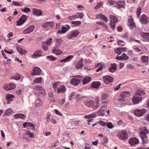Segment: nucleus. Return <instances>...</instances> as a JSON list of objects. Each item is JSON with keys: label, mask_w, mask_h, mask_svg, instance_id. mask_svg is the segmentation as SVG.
I'll return each instance as SVG.
<instances>
[{"label": "nucleus", "mask_w": 149, "mask_h": 149, "mask_svg": "<svg viewBox=\"0 0 149 149\" xmlns=\"http://www.w3.org/2000/svg\"><path fill=\"white\" fill-rule=\"evenodd\" d=\"M6 99L7 100V103L9 104L13 100V98L15 97V96L12 94H7L6 95Z\"/></svg>", "instance_id": "nucleus-19"}, {"label": "nucleus", "mask_w": 149, "mask_h": 149, "mask_svg": "<svg viewBox=\"0 0 149 149\" xmlns=\"http://www.w3.org/2000/svg\"><path fill=\"white\" fill-rule=\"evenodd\" d=\"M36 101V107L40 106V105L42 104V102L41 100L39 98H38L37 99Z\"/></svg>", "instance_id": "nucleus-37"}, {"label": "nucleus", "mask_w": 149, "mask_h": 149, "mask_svg": "<svg viewBox=\"0 0 149 149\" xmlns=\"http://www.w3.org/2000/svg\"><path fill=\"white\" fill-rule=\"evenodd\" d=\"M97 123L99 124L100 125L103 126H105L107 124L105 122L102 121L97 122Z\"/></svg>", "instance_id": "nucleus-51"}, {"label": "nucleus", "mask_w": 149, "mask_h": 149, "mask_svg": "<svg viewBox=\"0 0 149 149\" xmlns=\"http://www.w3.org/2000/svg\"><path fill=\"white\" fill-rule=\"evenodd\" d=\"M12 3L13 5L15 6H21L22 5L19 2L15 1H13Z\"/></svg>", "instance_id": "nucleus-54"}, {"label": "nucleus", "mask_w": 149, "mask_h": 149, "mask_svg": "<svg viewBox=\"0 0 149 149\" xmlns=\"http://www.w3.org/2000/svg\"><path fill=\"white\" fill-rule=\"evenodd\" d=\"M33 13L36 16H39L42 15V12L40 10H38L36 8H33L32 10Z\"/></svg>", "instance_id": "nucleus-26"}, {"label": "nucleus", "mask_w": 149, "mask_h": 149, "mask_svg": "<svg viewBox=\"0 0 149 149\" xmlns=\"http://www.w3.org/2000/svg\"><path fill=\"white\" fill-rule=\"evenodd\" d=\"M110 26L113 30H114L116 29L115 26L116 23L117 22V19L115 17L112 15H110Z\"/></svg>", "instance_id": "nucleus-4"}, {"label": "nucleus", "mask_w": 149, "mask_h": 149, "mask_svg": "<svg viewBox=\"0 0 149 149\" xmlns=\"http://www.w3.org/2000/svg\"><path fill=\"white\" fill-rule=\"evenodd\" d=\"M73 58V56L72 55H69L65 58L61 60L60 61L61 62H67Z\"/></svg>", "instance_id": "nucleus-30"}, {"label": "nucleus", "mask_w": 149, "mask_h": 149, "mask_svg": "<svg viewBox=\"0 0 149 149\" xmlns=\"http://www.w3.org/2000/svg\"><path fill=\"white\" fill-rule=\"evenodd\" d=\"M42 52L40 50H38L36 51L33 55L32 56L33 58H36L41 56H43L42 53Z\"/></svg>", "instance_id": "nucleus-21"}, {"label": "nucleus", "mask_w": 149, "mask_h": 149, "mask_svg": "<svg viewBox=\"0 0 149 149\" xmlns=\"http://www.w3.org/2000/svg\"><path fill=\"white\" fill-rule=\"evenodd\" d=\"M19 118L22 119H24L26 118V117L23 114H19Z\"/></svg>", "instance_id": "nucleus-64"}, {"label": "nucleus", "mask_w": 149, "mask_h": 149, "mask_svg": "<svg viewBox=\"0 0 149 149\" xmlns=\"http://www.w3.org/2000/svg\"><path fill=\"white\" fill-rule=\"evenodd\" d=\"M97 117V115L95 113H92L88 115H86L84 116L85 118L89 119L87 120V122L88 123H90L92 120H93V118H96Z\"/></svg>", "instance_id": "nucleus-10"}, {"label": "nucleus", "mask_w": 149, "mask_h": 149, "mask_svg": "<svg viewBox=\"0 0 149 149\" xmlns=\"http://www.w3.org/2000/svg\"><path fill=\"white\" fill-rule=\"evenodd\" d=\"M52 40V38H50L48 40H47L46 41V43L47 45H50L51 42L50 41Z\"/></svg>", "instance_id": "nucleus-59"}, {"label": "nucleus", "mask_w": 149, "mask_h": 149, "mask_svg": "<svg viewBox=\"0 0 149 149\" xmlns=\"http://www.w3.org/2000/svg\"><path fill=\"white\" fill-rule=\"evenodd\" d=\"M101 84V83L99 81H94L92 84L91 87L93 88H97L100 86Z\"/></svg>", "instance_id": "nucleus-25"}, {"label": "nucleus", "mask_w": 149, "mask_h": 149, "mask_svg": "<svg viewBox=\"0 0 149 149\" xmlns=\"http://www.w3.org/2000/svg\"><path fill=\"white\" fill-rule=\"evenodd\" d=\"M122 60H126L129 58V57L125 53H123L121 55Z\"/></svg>", "instance_id": "nucleus-42"}, {"label": "nucleus", "mask_w": 149, "mask_h": 149, "mask_svg": "<svg viewBox=\"0 0 149 149\" xmlns=\"http://www.w3.org/2000/svg\"><path fill=\"white\" fill-rule=\"evenodd\" d=\"M48 46L46 43H42V47L43 49L45 50H47L48 49Z\"/></svg>", "instance_id": "nucleus-44"}, {"label": "nucleus", "mask_w": 149, "mask_h": 149, "mask_svg": "<svg viewBox=\"0 0 149 149\" xmlns=\"http://www.w3.org/2000/svg\"><path fill=\"white\" fill-rule=\"evenodd\" d=\"M55 113L57 115L60 116H62V114L60 113V112L58 111L57 109H55Z\"/></svg>", "instance_id": "nucleus-60"}, {"label": "nucleus", "mask_w": 149, "mask_h": 149, "mask_svg": "<svg viewBox=\"0 0 149 149\" xmlns=\"http://www.w3.org/2000/svg\"><path fill=\"white\" fill-rule=\"evenodd\" d=\"M33 73H31L32 75H39L42 72V70L41 69L38 67H35L33 68Z\"/></svg>", "instance_id": "nucleus-14"}, {"label": "nucleus", "mask_w": 149, "mask_h": 149, "mask_svg": "<svg viewBox=\"0 0 149 149\" xmlns=\"http://www.w3.org/2000/svg\"><path fill=\"white\" fill-rule=\"evenodd\" d=\"M140 22L141 23L144 24H146L148 22V18L145 14H143L141 16Z\"/></svg>", "instance_id": "nucleus-20"}, {"label": "nucleus", "mask_w": 149, "mask_h": 149, "mask_svg": "<svg viewBox=\"0 0 149 149\" xmlns=\"http://www.w3.org/2000/svg\"><path fill=\"white\" fill-rule=\"evenodd\" d=\"M17 49L20 53L22 54H25L27 53L26 50L22 49L20 47H17Z\"/></svg>", "instance_id": "nucleus-35"}, {"label": "nucleus", "mask_w": 149, "mask_h": 149, "mask_svg": "<svg viewBox=\"0 0 149 149\" xmlns=\"http://www.w3.org/2000/svg\"><path fill=\"white\" fill-rule=\"evenodd\" d=\"M43 90H40L39 91V92L38 93V95H39V94H40L41 95H44L46 93L45 91V89L43 88Z\"/></svg>", "instance_id": "nucleus-49"}, {"label": "nucleus", "mask_w": 149, "mask_h": 149, "mask_svg": "<svg viewBox=\"0 0 149 149\" xmlns=\"http://www.w3.org/2000/svg\"><path fill=\"white\" fill-rule=\"evenodd\" d=\"M13 110L11 109H9L6 110L4 113V115H8L12 112Z\"/></svg>", "instance_id": "nucleus-47"}, {"label": "nucleus", "mask_w": 149, "mask_h": 149, "mask_svg": "<svg viewBox=\"0 0 149 149\" xmlns=\"http://www.w3.org/2000/svg\"><path fill=\"white\" fill-rule=\"evenodd\" d=\"M125 42L122 40H119L118 42V44L119 45L123 46L125 45Z\"/></svg>", "instance_id": "nucleus-50"}, {"label": "nucleus", "mask_w": 149, "mask_h": 149, "mask_svg": "<svg viewBox=\"0 0 149 149\" xmlns=\"http://www.w3.org/2000/svg\"><path fill=\"white\" fill-rule=\"evenodd\" d=\"M54 41L56 43L57 46H59L63 41V40L61 39H56Z\"/></svg>", "instance_id": "nucleus-41"}, {"label": "nucleus", "mask_w": 149, "mask_h": 149, "mask_svg": "<svg viewBox=\"0 0 149 149\" xmlns=\"http://www.w3.org/2000/svg\"><path fill=\"white\" fill-rule=\"evenodd\" d=\"M52 52L53 53L55 54L56 55H59L62 53V52L60 49H57L55 48L53 49L52 50Z\"/></svg>", "instance_id": "nucleus-34"}, {"label": "nucleus", "mask_w": 149, "mask_h": 149, "mask_svg": "<svg viewBox=\"0 0 149 149\" xmlns=\"http://www.w3.org/2000/svg\"><path fill=\"white\" fill-rule=\"evenodd\" d=\"M141 35L142 36H149V33L143 32L142 33Z\"/></svg>", "instance_id": "nucleus-61"}, {"label": "nucleus", "mask_w": 149, "mask_h": 149, "mask_svg": "<svg viewBox=\"0 0 149 149\" xmlns=\"http://www.w3.org/2000/svg\"><path fill=\"white\" fill-rule=\"evenodd\" d=\"M42 78L41 77L36 78L33 81V83H40L42 82Z\"/></svg>", "instance_id": "nucleus-43"}, {"label": "nucleus", "mask_w": 149, "mask_h": 149, "mask_svg": "<svg viewBox=\"0 0 149 149\" xmlns=\"http://www.w3.org/2000/svg\"><path fill=\"white\" fill-rule=\"evenodd\" d=\"M145 94V92L143 91L139 90L136 92L135 95L133 97L132 101L135 104H138L141 102L142 100V95Z\"/></svg>", "instance_id": "nucleus-2"}, {"label": "nucleus", "mask_w": 149, "mask_h": 149, "mask_svg": "<svg viewBox=\"0 0 149 149\" xmlns=\"http://www.w3.org/2000/svg\"><path fill=\"white\" fill-rule=\"evenodd\" d=\"M53 26V23L51 22H47L42 25V26L45 27H50L52 28Z\"/></svg>", "instance_id": "nucleus-29"}, {"label": "nucleus", "mask_w": 149, "mask_h": 149, "mask_svg": "<svg viewBox=\"0 0 149 149\" xmlns=\"http://www.w3.org/2000/svg\"><path fill=\"white\" fill-rule=\"evenodd\" d=\"M139 135L140 136L142 143H147L149 141V131L146 127H143L139 132Z\"/></svg>", "instance_id": "nucleus-1"}, {"label": "nucleus", "mask_w": 149, "mask_h": 149, "mask_svg": "<svg viewBox=\"0 0 149 149\" xmlns=\"http://www.w3.org/2000/svg\"><path fill=\"white\" fill-rule=\"evenodd\" d=\"M34 26H29L26 29L24 30L23 33L24 34H27L32 32L34 29Z\"/></svg>", "instance_id": "nucleus-18"}, {"label": "nucleus", "mask_w": 149, "mask_h": 149, "mask_svg": "<svg viewBox=\"0 0 149 149\" xmlns=\"http://www.w3.org/2000/svg\"><path fill=\"white\" fill-rule=\"evenodd\" d=\"M117 136L120 139L123 140H126L128 138V134L125 130L118 132L117 134Z\"/></svg>", "instance_id": "nucleus-5"}, {"label": "nucleus", "mask_w": 149, "mask_h": 149, "mask_svg": "<svg viewBox=\"0 0 149 149\" xmlns=\"http://www.w3.org/2000/svg\"><path fill=\"white\" fill-rule=\"evenodd\" d=\"M146 111V109H143L141 110L137 109L134 112V114L136 116L140 117L142 116L144 114Z\"/></svg>", "instance_id": "nucleus-11"}, {"label": "nucleus", "mask_w": 149, "mask_h": 149, "mask_svg": "<svg viewBox=\"0 0 149 149\" xmlns=\"http://www.w3.org/2000/svg\"><path fill=\"white\" fill-rule=\"evenodd\" d=\"M120 49V50L121 52H125L126 51L127 49L125 47H119Z\"/></svg>", "instance_id": "nucleus-62"}, {"label": "nucleus", "mask_w": 149, "mask_h": 149, "mask_svg": "<svg viewBox=\"0 0 149 149\" xmlns=\"http://www.w3.org/2000/svg\"><path fill=\"white\" fill-rule=\"evenodd\" d=\"M114 52L118 55H120L121 53V52L119 47L117 48L116 49H114Z\"/></svg>", "instance_id": "nucleus-48"}, {"label": "nucleus", "mask_w": 149, "mask_h": 149, "mask_svg": "<svg viewBox=\"0 0 149 149\" xmlns=\"http://www.w3.org/2000/svg\"><path fill=\"white\" fill-rule=\"evenodd\" d=\"M107 107L106 105H104L101 107V109L97 112V115L98 116H103L105 113V109H103Z\"/></svg>", "instance_id": "nucleus-13"}, {"label": "nucleus", "mask_w": 149, "mask_h": 149, "mask_svg": "<svg viewBox=\"0 0 149 149\" xmlns=\"http://www.w3.org/2000/svg\"><path fill=\"white\" fill-rule=\"evenodd\" d=\"M26 133L29 137L33 138H34V136L33 133L31 132L30 130H27L26 132Z\"/></svg>", "instance_id": "nucleus-38"}, {"label": "nucleus", "mask_w": 149, "mask_h": 149, "mask_svg": "<svg viewBox=\"0 0 149 149\" xmlns=\"http://www.w3.org/2000/svg\"><path fill=\"white\" fill-rule=\"evenodd\" d=\"M83 62V59H81L79 61L78 63L75 65L76 68L77 69H79L82 67L83 66V64L82 63Z\"/></svg>", "instance_id": "nucleus-28"}, {"label": "nucleus", "mask_w": 149, "mask_h": 149, "mask_svg": "<svg viewBox=\"0 0 149 149\" xmlns=\"http://www.w3.org/2000/svg\"><path fill=\"white\" fill-rule=\"evenodd\" d=\"M109 96L108 95L106 94H104L102 95L101 96V100H104L107 99Z\"/></svg>", "instance_id": "nucleus-46"}, {"label": "nucleus", "mask_w": 149, "mask_h": 149, "mask_svg": "<svg viewBox=\"0 0 149 149\" xmlns=\"http://www.w3.org/2000/svg\"><path fill=\"white\" fill-rule=\"evenodd\" d=\"M104 83L106 84H109L113 82V78L110 75H106L102 77Z\"/></svg>", "instance_id": "nucleus-6"}, {"label": "nucleus", "mask_w": 149, "mask_h": 149, "mask_svg": "<svg viewBox=\"0 0 149 149\" xmlns=\"http://www.w3.org/2000/svg\"><path fill=\"white\" fill-rule=\"evenodd\" d=\"M33 91H35L34 93L36 95H38V93L39 92V91L40 90H43V88L41 86L37 85L35 86L33 88Z\"/></svg>", "instance_id": "nucleus-22"}, {"label": "nucleus", "mask_w": 149, "mask_h": 149, "mask_svg": "<svg viewBox=\"0 0 149 149\" xmlns=\"http://www.w3.org/2000/svg\"><path fill=\"white\" fill-rule=\"evenodd\" d=\"M116 7L117 8H124V5H125V2L124 1H119L115 3Z\"/></svg>", "instance_id": "nucleus-15"}, {"label": "nucleus", "mask_w": 149, "mask_h": 149, "mask_svg": "<svg viewBox=\"0 0 149 149\" xmlns=\"http://www.w3.org/2000/svg\"><path fill=\"white\" fill-rule=\"evenodd\" d=\"M129 141L131 145L134 146L138 143L139 140L136 138L133 137L130 139Z\"/></svg>", "instance_id": "nucleus-17"}, {"label": "nucleus", "mask_w": 149, "mask_h": 149, "mask_svg": "<svg viewBox=\"0 0 149 149\" xmlns=\"http://www.w3.org/2000/svg\"><path fill=\"white\" fill-rule=\"evenodd\" d=\"M81 23L80 21H73L71 22L72 24H74L75 26L80 25Z\"/></svg>", "instance_id": "nucleus-40"}, {"label": "nucleus", "mask_w": 149, "mask_h": 149, "mask_svg": "<svg viewBox=\"0 0 149 149\" xmlns=\"http://www.w3.org/2000/svg\"><path fill=\"white\" fill-rule=\"evenodd\" d=\"M13 79L17 80H19L20 78V75L18 73H15L12 77Z\"/></svg>", "instance_id": "nucleus-36"}, {"label": "nucleus", "mask_w": 149, "mask_h": 149, "mask_svg": "<svg viewBox=\"0 0 149 149\" xmlns=\"http://www.w3.org/2000/svg\"><path fill=\"white\" fill-rule=\"evenodd\" d=\"M47 58H49L52 61H54L56 59V58L52 56H47Z\"/></svg>", "instance_id": "nucleus-53"}, {"label": "nucleus", "mask_w": 149, "mask_h": 149, "mask_svg": "<svg viewBox=\"0 0 149 149\" xmlns=\"http://www.w3.org/2000/svg\"><path fill=\"white\" fill-rule=\"evenodd\" d=\"M27 19V16L25 15H22L21 18L19 19V21L17 22V26H20L23 24L26 21Z\"/></svg>", "instance_id": "nucleus-9"}, {"label": "nucleus", "mask_w": 149, "mask_h": 149, "mask_svg": "<svg viewBox=\"0 0 149 149\" xmlns=\"http://www.w3.org/2000/svg\"><path fill=\"white\" fill-rule=\"evenodd\" d=\"M102 3L101 2H99L98 3L97 5H96L94 7V8L95 9H98L100 8V7L102 5Z\"/></svg>", "instance_id": "nucleus-52"}, {"label": "nucleus", "mask_w": 149, "mask_h": 149, "mask_svg": "<svg viewBox=\"0 0 149 149\" xmlns=\"http://www.w3.org/2000/svg\"><path fill=\"white\" fill-rule=\"evenodd\" d=\"M97 101H96L95 104L94 101L90 100L87 101L85 102V104L88 107H92L93 109H95L99 107L100 105V104L99 103V101L100 100L99 97L96 98Z\"/></svg>", "instance_id": "nucleus-3"}, {"label": "nucleus", "mask_w": 149, "mask_h": 149, "mask_svg": "<svg viewBox=\"0 0 149 149\" xmlns=\"http://www.w3.org/2000/svg\"><path fill=\"white\" fill-rule=\"evenodd\" d=\"M80 81V79H77L76 77H74L71 79L70 83L72 85L76 86L79 84Z\"/></svg>", "instance_id": "nucleus-16"}, {"label": "nucleus", "mask_w": 149, "mask_h": 149, "mask_svg": "<svg viewBox=\"0 0 149 149\" xmlns=\"http://www.w3.org/2000/svg\"><path fill=\"white\" fill-rule=\"evenodd\" d=\"M134 49L135 52H140L141 50L140 49L136 47H135L134 48Z\"/></svg>", "instance_id": "nucleus-58"}, {"label": "nucleus", "mask_w": 149, "mask_h": 149, "mask_svg": "<svg viewBox=\"0 0 149 149\" xmlns=\"http://www.w3.org/2000/svg\"><path fill=\"white\" fill-rule=\"evenodd\" d=\"M117 66L115 63L111 64L109 69V72L113 73L114 72L116 69Z\"/></svg>", "instance_id": "nucleus-24"}, {"label": "nucleus", "mask_w": 149, "mask_h": 149, "mask_svg": "<svg viewBox=\"0 0 149 149\" xmlns=\"http://www.w3.org/2000/svg\"><path fill=\"white\" fill-rule=\"evenodd\" d=\"M15 88V85L12 83H10V84L5 88V89L7 90H11L14 89Z\"/></svg>", "instance_id": "nucleus-32"}, {"label": "nucleus", "mask_w": 149, "mask_h": 149, "mask_svg": "<svg viewBox=\"0 0 149 149\" xmlns=\"http://www.w3.org/2000/svg\"><path fill=\"white\" fill-rule=\"evenodd\" d=\"M127 25L131 30L133 29L136 27V24L133 18H131L128 19Z\"/></svg>", "instance_id": "nucleus-7"}, {"label": "nucleus", "mask_w": 149, "mask_h": 149, "mask_svg": "<svg viewBox=\"0 0 149 149\" xmlns=\"http://www.w3.org/2000/svg\"><path fill=\"white\" fill-rule=\"evenodd\" d=\"M130 95V92L127 91L122 92L120 94V96L123 98L129 97Z\"/></svg>", "instance_id": "nucleus-27"}, {"label": "nucleus", "mask_w": 149, "mask_h": 149, "mask_svg": "<svg viewBox=\"0 0 149 149\" xmlns=\"http://www.w3.org/2000/svg\"><path fill=\"white\" fill-rule=\"evenodd\" d=\"M29 125H30V127H32V130H35V126L33 124L30 123H29Z\"/></svg>", "instance_id": "nucleus-56"}, {"label": "nucleus", "mask_w": 149, "mask_h": 149, "mask_svg": "<svg viewBox=\"0 0 149 149\" xmlns=\"http://www.w3.org/2000/svg\"><path fill=\"white\" fill-rule=\"evenodd\" d=\"M91 79V78L89 77H86L84 78L83 80V84H85L89 82Z\"/></svg>", "instance_id": "nucleus-31"}, {"label": "nucleus", "mask_w": 149, "mask_h": 149, "mask_svg": "<svg viewBox=\"0 0 149 149\" xmlns=\"http://www.w3.org/2000/svg\"><path fill=\"white\" fill-rule=\"evenodd\" d=\"M148 57L145 56H143L141 57V60L142 62L145 64H147L148 61Z\"/></svg>", "instance_id": "nucleus-33"}, {"label": "nucleus", "mask_w": 149, "mask_h": 149, "mask_svg": "<svg viewBox=\"0 0 149 149\" xmlns=\"http://www.w3.org/2000/svg\"><path fill=\"white\" fill-rule=\"evenodd\" d=\"M79 34V32L76 30H74L71 31L70 33L67 36V38L69 39H71L72 38H75L77 37Z\"/></svg>", "instance_id": "nucleus-8"}, {"label": "nucleus", "mask_w": 149, "mask_h": 149, "mask_svg": "<svg viewBox=\"0 0 149 149\" xmlns=\"http://www.w3.org/2000/svg\"><path fill=\"white\" fill-rule=\"evenodd\" d=\"M141 12V8L140 7H139L138 8L136 11V14L137 16V17L139 18V17L140 16Z\"/></svg>", "instance_id": "nucleus-45"}, {"label": "nucleus", "mask_w": 149, "mask_h": 149, "mask_svg": "<svg viewBox=\"0 0 149 149\" xmlns=\"http://www.w3.org/2000/svg\"><path fill=\"white\" fill-rule=\"evenodd\" d=\"M62 30L63 33L66 32L68 30L67 28L65 27H63L62 28Z\"/></svg>", "instance_id": "nucleus-63"}, {"label": "nucleus", "mask_w": 149, "mask_h": 149, "mask_svg": "<svg viewBox=\"0 0 149 149\" xmlns=\"http://www.w3.org/2000/svg\"><path fill=\"white\" fill-rule=\"evenodd\" d=\"M21 10L23 12L27 13L31 11V10L29 8L25 7L24 8H22Z\"/></svg>", "instance_id": "nucleus-39"}, {"label": "nucleus", "mask_w": 149, "mask_h": 149, "mask_svg": "<svg viewBox=\"0 0 149 149\" xmlns=\"http://www.w3.org/2000/svg\"><path fill=\"white\" fill-rule=\"evenodd\" d=\"M106 125L107 127L109 129H111L113 127V125L110 122L108 123L107 124H106Z\"/></svg>", "instance_id": "nucleus-55"}, {"label": "nucleus", "mask_w": 149, "mask_h": 149, "mask_svg": "<svg viewBox=\"0 0 149 149\" xmlns=\"http://www.w3.org/2000/svg\"><path fill=\"white\" fill-rule=\"evenodd\" d=\"M66 87L63 85H62L58 87L57 89V92L58 93H64L66 91Z\"/></svg>", "instance_id": "nucleus-23"}, {"label": "nucleus", "mask_w": 149, "mask_h": 149, "mask_svg": "<svg viewBox=\"0 0 149 149\" xmlns=\"http://www.w3.org/2000/svg\"><path fill=\"white\" fill-rule=\"evenodd\" d=\"M48 96L50 98H53L54 97L53 93L52 92H50L48 93Z\"/></svg>", "instance_id": "nucleus-57"}, {"label": "nucleus", "mask_w": 149, "mask_h": 149, "mask_svg": "<svg viewBox=\"0 0 149 149\" xmlns=\"http://www.w3.org/2000/svg\"><path fill=\"white\" fill-rule=\"evenodd\" d=\"M84 16L82 13H77L75 15L71 16L69 17V18L72 20L75 19V18H82Z\"/></svg>", "instance_id": "nucleus-12"}]
</instances>
